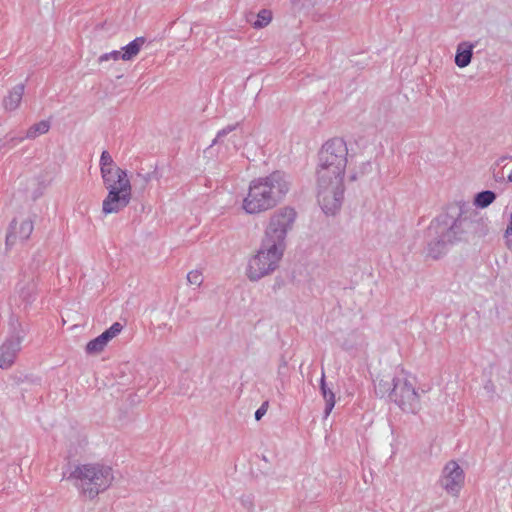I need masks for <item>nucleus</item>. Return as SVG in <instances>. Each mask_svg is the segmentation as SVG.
I'll use <instances>...</instances> for the list:
<instances>
[{
	"label": "nucleus",
	"mask_w": 512,
	"mask_h": 512,
	"mask_svg": "<svg viewBox=\"0 0 512 512\" xmlns=\"http://www.w3.org/2000/svg\"><path fill=\"white\" fill-rule=\"evenodd\" d=\"M347 158L348 148L341 138L328 140L320 150L316 170L317 200L327 215H334L341 208Z\"/></svg>",
	"instance_id": "1"
},
{
	"label": "nucleus",
	"mask_w": 512,
	"mask_h": 512,
	"mask_svg": "<svg viewBox=\"0 0 512 512\" xmlns=\"http://www.w3.org/2000/svg\"><path fill=\"white\" fill-rule=\"evenodd\" d=\"M290 186V177L282 171L255 178L249 183L241 208L248 215L269 211L285 198Z\"/></svg>",
	"instance_id": "2"
},
{
	"label": "nucleus",
	"mask_w": 512,
	"mask_h": 512,
	"mask_svg": "<svg viewBox=\"0 0 512 512\" xmlns=\"http://www.w3.org/2000/svg\"><path fill=\"white\" fill-rule=\"evenodd\" d=\"M100 173L108 191L102 202L104 215L116 214L126 208L132 199V185L127 171L118 167L108 151L100 156Z\"/></svg>",
	"instance_id": "3"
},
{
	"label": "nucleus",
	"mask_w": 512,
	"mask_h": 512,
	"mask_svg": "<svg viewBox=\"0 0 512 512\" xmlns=\"http://www.w3.org/2000/svg\"><path fill=\"white\" fill-rule=\"evenodd\" d=\"M69 479L74 481L75 487L83 497L92 500L112 485L114 473L110 465L88 462L76 465Z\"/></svg>",
	"instance_id": "4"
},
{
	"label": "nucleus",
	"mask_w": 512,
	"mask_h": 512,
	"mask_svg": "<svg viewBox=\"0 0 512 512\" xmlns=\"http://www.w3.org/2000/svg\"><path fill=\"white\" fill-rule=\"evenodd\" d=\"M455 214L446 213L440 216L429 227L430 233H441L444 241L452 245L469 240V226L472 223L474 212L464 203H457Z\"/></svg>",
	"instance_id": "5"
},
{
	"label": "nucleus",
	"mask_w": 512,
	"mask_h": 512,
	"mask_svg": "<svg viewBox=\"0 0 512 512\" xmlns=\"http://www.w3.org/2000/svg\"><path fill=\"white\" fill-rule=\"evenodd\" d=\"M284 252L285 249L262 239L259 248L247 261L246 277L257 282L273 274L279 268Z\"/></svg>",
	"instance_id": "6"
},
{
	"label": "nucleus",
	"mask_w": 512,
	"mask_h": 512,
	"mask_svg": "<svg viewBox=\"0 0 512 512\" xmlns=\"http://www.w3.org/2000/svg\"><path fill=\"white\" fill-rule=\"evenodd\" d=\"M416 384V378L404 371L393 379V388L389 397L406 413L416 414L421 409V395Z\"/></svg>",
	"instance_id": "7"
},
{
	"label": "nucleus",
	"mask_w": 512,
	"mask_h": 512,
	"mask_svg": "<svg viewBox=\"0 0 512 512\" xmlns=\"http://www.w3.org/2000/svg\"><path fill=\"white\" fill-rule=\"evenodd\" d=\"M297 218L294 208L285 206L274 211L268 221L262 239L286 250V238Z\"/></svg>",
	"instance_id": "8"
},
{
	"label": "nucleus",
	"mask_w": 512,
	"mask_h": 512,
	"mask_svg": "<svg viewBox=\"0 0 512 512\" xmlns=\"http://www.w3.org/2000/svg\"><path fill=\"white\" fill-rule=\"evenodd\" d=\"M465 484L463 468L454 460L448 461L442 468L438 485L448 495L458 497Z\"/></svg>",
	"instance_id": "9"
},
{
	"label": "nucleus",
	"mask_w": 512,
	"mask_h": 512,
	"mask_svg": "<svg viewBox=\"0 0 512 512\" xmlns=\"http://www.w3.org/2000/svg\"><path fill=\"white\" fill-rule=\"evenodd\" d=\"M25 338V332L19 329L9 335L0 345V368L9 369L16 361L21 351V345Z\"/></svg>",
	"instance_id": "10"
},
{
	"label": "nucleus",
	"mask_w": 512,
	"mask_h": 512,
	"mask_svg": "<svg viewBox=\"0 0 512 512\" xmlns=\"http://www.w3.org/2000/svg\"><path fill=\"white\" fill-rule=\"evenodd\" d=\"M33 228V222L30 219L12 221L6 236V245L13 246L18 242H24L30 237Z\"/></svg>",
	"instance_id": "11"
},
{
	"label": "nucleus",
	"mask_w": 512,
	"mask_h": 512,
	"mask_svg": "<svg viewBox=\"0 0 512 512\" xmlns=\"http://www.w3.org/2000/svg\"><path fill=\"white\" fill-rule=\"evenodd\" d=\"M50 128H51V122L49 120H41V121L31 125L27 129V131L25 132L24 135L12 136L11 134H8L6 136V142L11 147H14L26 139L33 140L41 135L48 133Z\"/></svg>",
	"instance_id": "12"
},
{
	"label": "nucleus",
	"mask_w": 512,
	"mask_h": 512,
	"mask_svg": "<svg viewBox=\"0 0 512 512\" xmlns=\"http://www.w3.org/2000/svg\"><path fill=\"white\" fill-rule=\"evenodd\" d=\"M122 330V325L118 322L111 325L109 329L104 331L96 338L89 341L86 345L88 354H98L104 350L110 340L116 337Z\"/></svg>",
	"instance_id": "13"
},
{
	"label": "nucleus",
	"mask_w": 512,
	"mask_h": 512,
	"mask_svg": "<svg viewBox=\"0 0 512 512\" xmlns=\"http://www.w3.org/2000/svg\"><path fill=\"white\" fill-rule=\"evenodd\" d=\"M475 44L471 42H460L456 48L455 64L459 68L467 67L472 60Z\"/></svg>",
	"instance_id": "14"
},
{
	"label": "nucleus",
	"mask_w": 512,
	"mask_h": 512,
	"mask_svg": "<svg viewBox=\"0 0 512 512\" xmlns=\"http://www.w3.org/2000/svg\"><path fill=\"white\" fill-rule=\"evenodd\" d=\"M435 237L429 241L427 246V255L433 259H438L443 256L452 244L444 241L441 233H435Z\"/></svg>",
	"instance_id": "15"
},
{
	"label": "nucleus",
	"mask_w": 512,
	"mask_h": 512,
	"mask_svg": "<svg viewBox=\"0 0 512 512\" xmlns=\"http://www.w3.org/2000/svg\"><path fill=\"white\" fill-rule=\"evenodd\" d=\"M24 89L25 87L23 84H18L9 91V94L3 101L5 110L14 111L19 107L24 94Z\"/></svg>",
	"instance_id": "16"
},
{
	"label": "nucleus",
	"mask_w": 512,
	"mask_h": 512,
	"mask_svg": "<svg viewBox=\"0 0 512 512\" xmlns=\"http://www.w3.org/2000/svg\"><path fill=\"white\" fill-rule=\"evenodd\" d=\"M490 233V223L486 218L472 219L469 226V237L472 240L485 238Z\"/></svg>",
	"instance_id": "17"
},
{
	"label": "nucleus",
	"mask_w": 512,
	"mask_h": 512,
	"mask_svg": "<svg viewBox=\"0 0 512 512\" xmlns=\"http://www.w3.org/2000/svg\"><path fill=\"white\" fill-rule=\"evenodd\" d=\"M145 40L142 37L135 38L133 41L121 48V59L130 61L135 58L143 46Z\"/></svg>",
	"instance_id": "18"
},
{
	"label": "nucleus",
	"mask_w": 512,
	"mask_h": 512,
	"mask_svg": "<svg viewBox=\"0 0 512 512\" xmlns=\"http://www.w3.org/2000/svg\"><path fill=\"white\" fill-rule=\"evenodd\" d=\"M320 388H321L322 396L325 400L324 415H325V418H327L335 406V395L332 392V390L327 387V385L325 383V375L324 374H322V377H321V387Z\"/></svg>",
	"instance_id": "19"
},
{
	"label": "nucleus",
	"mask_w": 512,
	"mask_h": 512,
	"mask_svg": "<svg viewBox=\"0 0 512 512\" xmlns=\"http://www.w3.org/2000/svg\"><path fill=\"white\" fill-rule=\"evenodd\" d=\"M496 199V194L491 190H485L475 195L473 204L475 207L484 209L491 205Z\"/></svg>",
	"instance_id": "20"
},
{
	"label": "nucleus",
	"mask_w": 512,
	"mask_h": 512,
	"mask_svg": "<svg viewBox=\"0 0 512 512\" xmlns=\"http://www.w3.org/2000/svg\"><path fill=\"white\" fill-rule=\"evenodd\" d=\"M272 20V12L267 9L259 11L257 19L252 23V26L256 29H261L270 24Z\"/></svg>",
	"instance_id": "21"
},
{
	"label": "nucleus",
	"mask_w": 512,
	"mask_h": 512,
	"mask_svg": "<svg viewBox=\"0 0 512 512\" xmlns=\"http://www.w3.org/2000/svg\"><path fill=\"white\" fill-rule=\"evenodd\" d=\"M351 338L354 340V342H350V340H347L345 343H343V348L347 351H354L358 348L362 347L364 345V339L363 337L353 334L351 335Z\"/></svg>",
	"instance_id": "22"
},
{
	"label": "nucleus",
	"mask_w": 512,
	"mask_h": 512,
	"mask_svg": "<svg viewBox=\"0 0 512 512\" xmlns=\"http://www.w3.org/2000/svg\"><path fill=\"white\" fill-rule=\"evenodd\" d=\"M236 127H237L236 124H232V125H228L225 128L221 129L217 133L215 139L212 141L211 146L221 144L223 142L224 137H226L228 134L233 132L236 129Z\"/></svg>",
	"instance_id": "23"
},
{
	"label": "nucleus",
	"mask_w": 512,
	"mask_h": 512,
	"mask_svg": "<svg viewBox=\"0 0 512 512\" xmlns=\"http://www.w3.org/2000/svg\"><path fill=\"white\" fill-rule=\"evenodd\" d=\"M187 281L191 285L199 287L203 283V275L200 270H191L187 274Z\"/></svg>",
	"instance_id": "24"
},
{
	"label": "nucleus",
	"mask_w": 512,
	"mask_h": 512,
	"mask_svg": "<svg viewBox=\"0 0 512 512\" xmlns=\"http://www.w3.org/2000/svg\"><path fill=\"white\" fill-rule=\"evenodd\" d=\"M391 390V385L388 381L379 380L375 383L376 394L380 397L385 396L387 393L390 394Z\"/></svg>",
	"instance_id": "25"
},
{
	"label": "nucleus",
	"mask_w": 512,
	"mask_h": 512,
	"mask_svg": "<svg viewBox=\"0 0 512 512\" xmlns=\"http://www.w3.org/2000/svg\"><path fill=\"white\" fill-rule=\"evenodd\" d=\"M504 245L512 253V222L508 221L503 233Z\"/></svg>",
	"instance_id": "26"
},
{
	"label": "nucleus",
	"mask_w": 512,
	"mask_h": 512,
	"mask_svg": "<svg viewBox=\"0 0 512 512\" xmlns=\"http://www.w3.org/2000/svg\"><path fill=\"white\" fill-rule=\"evenodd\" d=\"M120 59H121V51L120 50H113L111 52L102 54L98 58V62L99 63H103V62L110 61V60L118 61Z\"/></svg>",
	"instance_id": "27"
},
{
	"label": "nucleus",
	"mask_w": 512,
	"mask_h": 512,
	"mask_svg": "<svg viewBox=\"0 0 512 512\" xmlns=\"http://www.w3.org/2000/svg\"><path fill=\"white\" fill-rule=\"evenodd\" d=\"M484 390L487 392V394L492 397L495 393V386L491 381H488L484 385Z\"/></svg>",
	"instance_id": "28"
},
{
	"label": "nucleus",
	"mask_w": 512,
	"mask_h": 512,
	"mask_svg": "<svg viewBox=\"0 0 512 512\" xmlns=\"http://www.w3.org/2000/svg\"><path fill=\"white\" fill-rule=\"evenodd\" d=\"M265 413H266V409L264 408V406H261L259 409H257L255 412L256 420H260Z\"/></svg>",
	"instance_id": "29"
},
{
	"label": "nucleus",
	"mask_w": 512,
	"mask_h": 512,
	"mask_svg": "<svg viewBox=\"0 0 512 512\" xmlns=\"http://www.w3.org/2000/svg\"><path fill=\"white\" fill-rule=\"evenodd\" d=\"M507 179H508L509 182H512V170L508 174Z\"/></svg>",
	"instance_id": "30"
},
{
	"label": "nucleus",
	"mask_w": 512,
	"mask_h": 512,
	"mask_svg": "<svg viewBox=\"0 0 512 512\" xmlns=\"http://www.w3.org/2000/svg\"><path fill=\"white\" fill-rule=\"evenodd\" d=\"M365 167H366V168H371V164H370V163H366V164H365Z\"/></svg>",
	"instance_id": "31"
}]
</instances>
